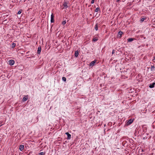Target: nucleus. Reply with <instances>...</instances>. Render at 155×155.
<instances>
[{"label": "nucleus", "instance_id": "9", "mask_svg": "<svg viewBox=\"0 0 155 155\" xmlns=\"http://www.w3.org/2000/svg\"><path fill=\"white\" fill-rule=\"evenodd\" d=\"M133 121V120L131 119H130V120H129L127 122V125H130V124H131V123H132Z\"/></svg>", "mask_w": 155, "mask_h": 155}, {"label": "nucleus", "instance_id": "14", "mask_svg": "<svg viewBox=\"0 0 155 155\" xmlns=\"http://www.w3.org/2000/svg\"><path fill=\"white\" fill-rule=\"evenodd\" d=\"M97 39L96 38H94L93 39V41L94 42H95L97 41Z\"/></svg>", "mask_w": 155, "mask_h": 155}, {"label": "nucleus", "instance_id": "16", "mask_svg": "<svg viewBox=\"0 0 155 155\" xmlns=\"http://www.w3.org/2000/svg\"><path fill=\"white\" fill-rule=\"evenodd\" d=\"M62 80L64 81H66V78L64 77H63L62 78Z\"/></svg>", "mask_w": 155, "mask_h": 155}, {"label": "nucleus", "instance_id": "24", "mask_svg": "<svg viewBox=\"0 0 155 155\" xmlns=\"http://www.w3.org/2000/svg\"><path fill=\"white\" fill-rule=\"evenodd\" d=\"M94 2V0H92L91 1V4H93Z\"/></svg>", "mask_w": 155, "mask_h": 155}, {"label": "nucleus", "instance_id": "5", "mask_svg": "<svg viewBox=\"0 0 155 155\" xmlns=\"http://www.w3.org/2000/svg\"><path fill=\"white\" fill-rule=\"evenodd\" d=\"M68 3L66 2H64L63 4V6L65 8H67L68 7L67 5H68Z\"/></svg>", "mask_w": 155, "mask_h": 155}, {"label": "nucleus", "instance_id": "6", "mask_svg": "<svg viewBox=\"0 0 155 155\" xmlns=\"http://www.w3.org/2000/svg\"><path fill=\"white\" fill-rule=\"evenodd\" d=\"M24 148V146L23 145H20L19 147V149L21 151Z\"/></svg>", "mask_w": 155, "mask_h": 155}, {"label": "nucleus", "instance_id": "12", "mask_svg": "<svg viewBox=\"0 0 155 155\" xmlns=\"http://www.w3.org/2000/svg\"><path fill=\"white\" fill-rule=\"evenodd\" d=\"M133 41V39L132 38H129L127 39V41L128 42H131Z\"/></svg>", "mask_w": 155, "mask_h": 155}, {"label": "nucleus", "instance_id": "17", "mask_svg": "<svg viewBox=\"0 0 155 155\" xmlns=\"http://www.w3.org/2000/svg\"><path fill=\"white\" fill-rule=\"evenodd\" d=\"M99 8H96L95 9V12H97L99 10Z\"/></svg>", "mask_w": 155, "mask_h": 155}, {"label": "nucleus", "instance_id": "25", "mask_svg": "<svg viewBox=\"0 0 155 155\" xmlns=\"http://www.w3.org/2000/svg\"><path fill=\"white\" fill-rule=\"evenodd\" d=\"M144 18H142L141 19V21H144Z\"/></svg>", "mask_w": 155, "mask_h": 155}, {"label": "nucleus", "instance_id": "8", "mask_svg": "<svg viewBox=\"0 0 155 155\" xmlns=\"http://www.w3.org/2000/svg\"><path fill=\"white\" fill-rule=\"evenodd\" d=\"M41 46H40L39 47H38V53L39 54H40L41 52Z\"/></svg>", "mask_w": 155, "mask_h": 155}, {"label": "nucleus", "instance_id": "4", "mask_svg": "<svg viewBox=\"0 0 155 155\" xmlns=\"http://www.w3.org/2000/svg\"><path fill=\"white\" fill-rule=\"evenodd\" d=\"M65 134L66 135H67L68 136L67 139H70L71 138V135L68 132L66 133Z\"/></svg>", "mask_w": 155, "mask_h": 155}, {"label": "nucleus", "instance_id": "7", "mask_svg": "<svg viewBox=\"0 0 155 155\" xmlns=\"http://www.w3.org/2000/svg\"><path fill=\"white\" fill-rule=\"evenodd\" d=\"M155 84V83L154 82H153L151 84H150L149 85V87L150 88H153Z\"/></svg>", "mask_w": 155, "mask_h": 155}, {"label": "nucleus", "instance_id": "27", "mask_svg": "<svg viewBox=\"0 0 155 155\" xmlns=\"http://www.w3.org/2000/svg\"><path fill=\"white\" fill-rule=\"evenodd\" d=\"M114 51L113 50V51H112V53H114Z\"/></svg>", "mask_w": 155, "mask_h": 155}, {"label": "nucleus", "instance_id": "23", "mask_svg": "<svg viewBox=\"0 0 155 155\" xmlns=\"http://www.w3.org/2000/svg\"><path fill=\"white\" fill-rule=\"evenodd\" d=\"M153 61L154 62H155V57H154L153 58Z\"/></svg>", "mask_w": 155, "mask_h": 155}, {"label": "nucleus", "instance_id": "20", "mask_svg": "<svg viewBox=\"0 0 155 155\" xmlns=\"http://www.w3.org/2000/svg\"><path fill=\"white\" fill-rule=\"evenodd\" d=\"M66 23V21H64L62 22V24L63 25H65Z\"/></svg>", "mask_w": 155, "mask_h": 155}, {"label": "nucleus", "instance_id": "10", "mask_svg": "<svg viewBox=\"0 0 155 155\" xmlns=\"http://www.w3.org/2000/svg\"><path fill=\"white\" fill-rule=\"evenodd\" d=\"M79 53L78 51H76L75 52L74 56L76 57H77Z\"/></svg>", "mask_w": 155, "mask_h": 155}, {"label": "nucleus", "instance_id": "1", "mask_svg": "<svg viewBox=\"0 0 155 155\" xmlns=\"http://www.w3.org/2000/svg\"><path fill=\"white\" fill-rule=\"evenodd\" d=\"M15 63V61L13 60H10L9 61V64L10 65H13Z\"/></svg>", "mask_w": 155, "mask_h": 155}, {"label": "nucleus", "instance_id": "11", "mask_svg": "<svg viewBox=\"0 0 155 155\" xmlns=\"http://www.w3.org/2000/svg\"><path fill=\"white\" fill-rule=\"evenodd\" d=\"M28 97V96H27L26 97H24L22 99V101H26L28 99V97Z\"/></svg>", "mask_w": 155, "mask_h": 155}, {"label": "nucleus", "instance_id": "13", "mask_svg": "<svg viewBox=\"0 0 155 155\" xmlns=\"http://www.w3.org/2000/svg\"><path fill=\"white\" fill-rule=\"evenodd\" d=\"M123 34V32L121 31H120L118 33V36H120V37Z\"/></svg>", "mask_w": 155, "mask_h": 155}, {"label": "nucleus", "instance_id": "2", "mask_svg": "<svg viewBox=\"0 0 155 155\" xmlns=\"http://www.w3.org/2000/svg\"><path fill=\"white\" fill-rule=\"evenodd\" d=\"M96 61L95 60L91 62L89 64L90 66V67L93 66L96 63Z\"/></svg>", "mask_w": 155, "mask_h": 155}, {"label": "nucleus", "instance_id": "3", "mask_svg": "<svg viewBox=\"0 0 155 155\" xmlns=\"http://www.w3.org/2000/svg\"><path fill=\"white\" fill-rule=\"evenodd\" d=\"M54 16L52 13L51 14V23H53L54 22Z\"/></svg>", "mask_w": 155, "mask_h": 155}, {"label": "nucleus", "instance_id": "15", "mask_svg": "<svg viewBox=\"0 0 155 155\" xmlns=\"http://www.w3.org/2000/svg\"><path fill=\"white\" fill-rule=\"evenodd\" d=\"M15 45H16V44L15 43H13L12 45V48H14L15 46Z\"/></svg>", "mask_w": 155, "mask_h": 155}, {"label": "nucleus", "instance_id": "21", "mask_svg": "<svg viewBox=\"0 0 155 155\" xmlns=\"http://www.w3.org/2000/svg\"><path fill=\"white\" fill-rule=\"evenodd\" d=\"M3 124H2V121H0V127Z\"/></svg>", "mask_w": 155, "mask_h": 155}, {"label": "nucleus", "instance_id": "18", "mask_svg": "<svg viewBox=\"0 0 155 155\" xmlns=\"http://www.w3.org/2000/svg\"><path fill=\"white\" fill-rule=\"evenodd\" d=\"M95 29L96 31H97L98 29V27L97 25H96L95 26Z\"/></svg>", "mask_w": 155, "mask_h": 155}, {"label": "nucleus", "instance_id": "19", "mask_svg": "<svg viewBox=\"0 0 155 155\" xmlns=\"http://www.w3.org/2000/svg\"><path fill=\"white\" fill-rule=\"evenodd\" d=\"M45 153L43 152H41L39 153L40 155H44Z\"/></svg>", "mask_w": 155, "mask_h": 155}, {"label": "nucleus", "instance_id": "22", "mask_svg": "<svg viewBox=\"0 0 155 155\" xmlns=\"http://www.w3.org/2000/svg\"><path fill=\"white\" fill-rule=\"evenodd\" d=\"M21 11H19L18 12V14H20L21 13Z\"/></svg>", "mask_w": 155, "mask_h": 155}, {"label": "nucleus", "instance_id": "26", "mask_svg": "<svg viewBox=\"0 0 155 155\" xmlns=\"http://www.w3.org/2000/svg\"><path fill=\"white\" fill-rule=\"evenodd\" d=\"M120 0H117V2H119Z\"/></svg>", "mask_w": 155, "mask_h": 155}]
</instances>
